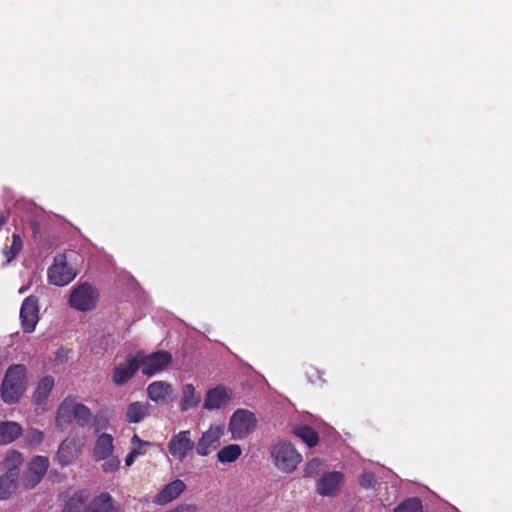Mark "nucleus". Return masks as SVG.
I'll return each mask as SVG.
<instances>
[{
    "mask_svg": "<svg viewBox=\"0 0 512 512\" xmlns=\"http://www.w3.org/2000/svg\"><path fill=\"white\" fill-rule=\"evenodd\" d=\"M172 393V387L169 383L164 381L152 382L147 387V394L149 399L154 402L165 401Z\"/></svg>",
    "mask_w": 512,
    "mask_h": 512,
    "instance_id": "19",
    "label": "nucleus"
},
{
    "mask_svg": "<svg viewBox=\"0 0 512 512\" xmlns=\"http://www.w3.org/2000/svg\"><path fill=\"white\" fill-rule=\"evenodd\" d=\"M274 465L284 473L293 472L302 461V455L287 442H279L271 448Z\"/></svg>",
    "mask_w": 512,
    "mask_h": 512,
    "instance_id": "2",
    "label": "nucleus"
},
{
    "mask_svg": "<svg viewBox=\"0 0 512 512\" xmlns=\"http://www.w3.org/2000/svg\"><path fill=\"white\" fill-rule=\"evenodd\" d=\"M242 453L241 447L237 444H230L217 453V459L221 463H231L237 460Z\"/></svg>",
    "mask_w": 512,
    "mask_h": 512,
    "instance_id": "26",
    "label": "nucleus"
},
{
    "mask_svg": "<svg viewBox=\"0 0 512 512\" xmlns=\"http://www.w3.org/2000/svg\"><path fill=\"white\" fill-rule=\"evenodd\" d=\"M21 325L26 333H31L35 330L39 321V307L38 300L33 296L27 297L20 309Z\"/></svg>",
    "mask_w": 512,
    "mask_h": 512,
    "instance_id": "8",
    "label": "nucleus"
},
{
    "mask_svg": "<svg viewBox=\"0 0 512 512\" xmlns=\"http://www.w3.org/2000/svg\"><path fill=\"white\" fill-rule=\"evenodd\" d=\"M131 445V451L137 452V457L144 455L147 448L152 446L150 442L140 439L137 434L131 438Z\"/></svg>",
    "mask_w": 512,
    "mask_h": 512,
    "instance_id": "31",
    "label": "nucleus"
},
{
    "mask_svg": "<svg viewBox=\"0 0 512 512\" xmlns=\"http://www.w3.org/2000/svg\"><path fill=\"white\" fill-rule=\"evenodd\" d=\"M17 473H5L0 477V500L7 499L15 489Z\"/></svg>",
    "mask_w": 512,
    "mask_h": 512,
    "instance_id": "27",
    "label": "nucleus"
},
{
    "mask_svg": "<svg viewBox=\"0 0 512 512\" xmlns=\"http://www.w3.org/2000/svg\"><path fill=\"white\" fill-rule=\"evenodd\" d=\"M394 512H422V504L418 498H410L394 509Z\"/></svg>",
    "mask_w": 512,
    "mask_h": 512,
    "instance_id": "30",
    "label": "nucleus"
},
{
    "mask_svg": "<svg viewBox=\"0 0 512 512\" xmlns=\"http://www.w3.org/2000/svg\"><path fill=\"white\" fill-rule=\"evenodd\" d=\"M49 466V460L44 456H36L29 463L28 471L26 473L25 487L28 489L34 488L44 477Z\"/></svg>",
    "mask_w": 512,
    "mask_h": 512,
    "instance_id": "11",
    "label": "nucleus"
},
{
    "mask_svg": "<svg viewBox=\"0 0 512 512\" xmlns=\"http://www.w3.org/2000/svg\"><path fill=\"white\" fill-rule=\"evenodd\" d=\"M82 501L80 498L72 497L65 505L62 512H81Z\"/></svg>",
    "mask_w": 512,
    "mask_h": 512,
    "instance_id": "36",
    "label": "nucleus"
},
{
    "mask_svg": "<svg viewBox=\"0 0 512 512\" xmlns=\"http://www.w3.org/2000/svg\"><path fill=\"white\" fill-rule=\"evenodd\" d=\"M23 461L24 458L19 451L9 450L2 461V467L6 470V473H17Z\"/></svg>",
    "mask_w": 512,
    "mask_h": 512,
    "instance_id": "24",
    "label": "nucleus"
},
{
    "mask_svg": "<svg viewBox=\"0 0 512 512\" xmlns=\"http://www.w3.org/2000/svg\"><path fill=\"white\" fill-rule=\"evenodd\" d=\"M323 462L318 458H313L308 461L303 470L305 477H312L317 474L322 468Z\"/></svg>",
    "mask_w": 512,
    "mask_h": 512,
    "instance_id": "33",
    "label": "nucleus"
},
{
    "mask_svg": "<svg viewBox=\"0 0 512 512\" xmlns=\"http://www.w3.org/2000/svg\"><path fill=\"white\" fill-rule=\"evenodd\" d=\"M137 458H138V457H137V452H135V451H130V452L127 454L126 458H125V465H126L127 467H130V466L135 462V460H136Z\"/></svg>",
    "mask_w": 512,
    "mask_h": 512,
    "instance_id": "39",
    "label": "nucleus"
},
{
    "mask_svg": "<svg viewBox=\"0 0 512 512\" xmlns=\"http://www.w3.org/2000/svg\"><path fill=\"white\" fill-rule=\"evenodd\" d=\"M23 248V241L19 234L14 233L12 235V245L10 248H3V254L7 258V262H10L12 259H14L22 250Z\"/></svg>",
    "mask_w": 512,
    "mask_h": 512,
    "instance_id": "29",
    "label": "nucleus"
},
{
    "mask_svg": "<svg viewBox=\"0 0 512 512\" xmlns=\"http://www.w3.org/2000/svg\"><path fill=\"white\" fill-rule=\"evenodd\" d=\"M25 377L24 365H12L7 369L1 385V398L6 404H14L22 397L26 390Z\"/></svg>",
    "mask_w": 512,
    "mask_h": 512,
    "instance_id": "1",
    "label": "nucleus"
},
{
    "mask_svg": "<svg viewBox=\"0 0 512 512\" xmlns=\"http://www.w3.org/2000/svg\"><path fill=\"white\" fill-rule=\"evenodd\" d=\"M231 399V391L224 386H217L206 393L204 400V409H220L228 404Z\"/></svg>",
    "mask_w": 512,
    "mask_h": 512,
    "instance_id": "13",
    "label": "nucleus"
},
{
    "mask_svg": "<svg viewBox=\"0 0 512 512\" xmlns=\"http://www.w3.org/2000/svg\"><path fill=\"white\" fill-rule=\"evenodd\" d=\"M139 363V369L146 376H153L156 373L165 369L172 360V356L169 352L158 351L149 355L143 352H138L134 355Z\"/></svg>",
    "mask_w": 512,
    "mask_h": 512,
    "instance_id": "5",
    "label": "nucleus"
},
{
    "mask_svg": "<svg viewBox=\"0 0 512 512\" xmlns=\"http://www.w3.org/2000/svg\"><path fill=\"white\" fill-rule=\"evenodd\" d=\"M224 433V427L221 425H211L205 431L196 444V452L200 456H207L212 450L220 445V438Z\"/></svg>",
    "mask_w": 512,
    "mask_h": 512,
    "instance_id": "9",
    "label": "nucleus"
},
{
    "mask_svg": "<svg viewBox=\"0 0 512 512\" xmlns=\"http://www.w3.org/2000/svg\"><path fill=\"white\" fill-rule=\"evenodd\" d=\"M22 433V427L13 421L0 422V444H9Z\"/></svg>",
    "mask_w": 512,
    "mask_h": 512,
    "instance_id": "20",
    "label": "nucleus"
},
{
    "mask_svg": "<svg viewBox=\"0 0 512 512\" xmlns=\"http://www.w3.org/2000/svg\"><path fill=\"white\" fill-rule=\"evenodd\" d=\"M343 479V474L338 471L324 473L317 481L316 491L321 496H334L339 492Z\"/></svg>",
    "mask_w": 512,
    "mask_h": 512,
    "instance_id": "10",
    "label": "nucleus"
},
{
    "mask_svg": "<svg viewBox=\"0 0 512 512\" xmlns=\"http://www.w3.org/2000/svg\"><path fill=\"white\" fill-rule=\"evenodd\" d=\"M54 387V379L50 376L42 378L33 393V401L37 405H42L48 399Z\"/></svg>",
    "mask_w": 512,
    "mask_h": 512,
    "instance_id": "21",
    "label": "nucleus"
},
{
    "mask_svg": "<svg viewBox=\"0 0 512 512\" xmlns=\"http://www.w3.org/2000/svg\"><path fill=\"white\" fill-rule=\"evenodd\" d=\"M74 400L66 398L59 406L56 416V425L64 429L71 423L74 414Z\"/></svg>",
    "mask_w": 512,
    "mask_h": 512,
    "instance_id": "22",
    "label": "nucleus"
},
{
    "mask_svg": "<svg viewBox=\"0 0 512 512\" xmlns=\"http://www.w3.org/2000/svg\"><path fill=\"white\" fill-rule=\"evenodd\" d=\"M257 420L249 410L238 409L233 413L229 422L232 438L241 440L246 438L256 428Z\"/></svg>",
    "mask_w": 512,
    "mask_h": 512,
    "instance_id": "4",
    "label": "nucleus"
},
{
    "mask_svg": "<svg viewBox=\"0 0 512 512\" xmlns=\"http://www.w3.org/2000/svg\"><path fill=\"white\" fill-rule=\"evenodd\" d=\"M114 439L113 436L108 433H102L96 439L93 448V457L96 461H101L108 456H111L114 452Z\"/></svg>",
    "mask_w": 512,
    "mask_h": 512,
    "instance_id": "16",
    "label": "nucleus"
},
{
    "mask_svg": "<svg viewBox=\"0 0 512 512\" xmlns=\"http://www.w3.org/2000/svg\"><path fill=\"white\" fill-rule=\"evenodd\" d=\"M7 219L2 212H0V229L6 223Z\"/></svg>",
    "mask_w": 512,
    "mask_h": 512,
    "instance_id": "40",
    "label": "nucleus"
},
{
    "mask_svg": "<svg viewBox=\"0 0 512 512\" xmlns=\"http://www.w3.org/2000/svg\"><path fill=\"white\" fill-rule=\"evenodd\" d=\"M151 404L147 401H135L126 409V420L129 423H140L150 415Z\"/></svg>",
    "mask_w": 512,
    "mask_h": 512,
    "instance_id": "17",
    "label": "nucleus"
},
{
    "mask_svg": "<svg viewBox=\"0 0 512 512\" xmlns=\"http://www.w3.org/2000/svg\"><path fill=\"white\" fill-rule=\"evenodd\" d=\"M139 370V363L134 355L126 357L125 361L116 365L112 375V381L116 385H123L127 383Z\"/></svg>",
    "mask_w": 512,
    "mask_h": 512,
    "instance_id": "12",
    "label": "nucleus"
},
{
    "mask_svg": "<svg viewBox=\"0 0 512 512\" xmlns=\"http://www.w3.org/2000/svg\"><path fill=\"white\" fill-rule=\"evenodd\" d=\"M103 464L101 466L102 470L106 473H114L116 472L120 467V460L117 456H114L111 454V456H108L107 458L103 459Z\"/></svg>",
    "mask_w": 512,
    "mask_h": 512,
    "instance_id": "32",
    "label": "nucleus"
},
{
    "mask_svg": "<svg viewBox=\"0 0 512 512\" xmlns=\"http://www.w3.org/2000/svg\"><path fill=\"white\" fill-rule=\"evenodd\" d=\"M195 511H196L195 506L186 504V505H180V506L176 507L175 509H172L167 512H195Z\"/></svg>",
    "mask_w": 512,
    "mask_h": 512,
    "instance_id": "38",
    "label": "nucleus"
},
{
    "mask_svg": "<svg viewBox=\"0 0 512 512\" xmlns=\"http://www.w3.org/2000/svg\"><path fill=\"white\" fill-rule=\"evenodd\" d=\"M84 512H114L113 499L109 493H101Z\"/></svg>",
    "mask_w": 512,
    "mask_h": 512,
    "instance_id": "23",
    "label": "nucleus"
},
{
    "mask_svg": "<svg viewBox=\"0 0 512 512\" xmlns=\"http://www.w3.org/2000/svg\"><path fill=\"white\" fill-rule=\"evenodd\" d=\"M360 484L363 488H373L376 484L375 475L370 471H363L360 479Z\"/></svg>",
    "mask_w": 512,
    "mask_h": 512,
    "instance_id": "35",
    "label": "nucleus"
},
{
    "mask_svg": "<svg viewBox=\"0 0 512 512\" xmlns=\"http://www.w3.org/2000/svg\"><path fill=\"white\" fill-rule=\"evenodd\" d=\"M81 452L74 438H66L59 446L56 460L61 466L72 464Z\"/></svg>",
    "mask_w": 512,
    "mask_h": 512,
    "instance_id": "14",
    "label": "nucleus"
},
{
    "mask_svg": "<svg viewBox=\"0 0 512 512\" xmlns=\"http://www.w3.org/2000/svg\"><path fill=\"white\" fill-rule=\"evenodd\" d=\"M99 298L97 289L89 283H81L75 287L69 298V304L75 310L86 312L96 307Z\"/></svg>",
    "mask_w": 512,
    "mask_h": 512,
    "instance_id": "3",
    "label": "nucleus"
},
{
    "mask_svg": "<svg viewBox=\"0 0 512 512\" xmlns=\"http://www.w3.org/2000/svg\"><path fill=\"white\" fill-rule=\"evenodd\" d=\"M185 483L182 480H174L167 484L153 499L157 505H165L178 498L185 490Z\"/></svg>",
    "mask_w": 512,
    "mask_h": 512,
    "instance_id": "15",
    "label": "nucleus"
},
{
    "mask_svg": "<svg viewBox=\"0 0 512 512\" xmlns=\"http://www.w3.org/2000/svg\"><path fill=\"white\" fill-rule=\"evenodd\" d=\"M73 412V418L80 426L84 427L91 424L93 416L90 409L87 406L74 401Z\"/></svg>",
    "mask_w": 512,
    "mask_h": 512,
    "instance_id": "28",
    "label": "nucleus"
},
{
    "mask_svg": "<svg viewBox=\"0 0 512 512\" xmlns=\"http://www.w3.org/2000/svg\"><path fill=\"white\" fill-rule=\"evenodd\" d=\"M201 401V394L196 391L192 384H185L182 387V398L180 401V410L187 411L195 408Z\"/></svg>",
    "mask_w": 512,
    "mask_h": 512,
    "instance_id": "18",
    "label": "nucleus"
},
{
    "mask_svg": "<svg viewBox=\"0 0 512 512\" xmlns=\"http://www.w3.org/2000/svg\"><path fill=\"white\" fill-rule=\"evenodd\" d=\"M306 375L310 382H315L316 380L322 379L321 372L313 366L307 368Z\"/></svg>",
    "mask_w": 512,
    "mask_h": 512,
    "instance_id": "37",
    "label": "nucleus"
},
{
    "mask_svg": "<svg viewBox=\"0 0 512 512\" xmlns=\"http://www.w3.org/2000/svg\"><path fill=\"white\" fill-rule=\"evenodd\" d=\"M294 434L309 447L316 446L319 441L317 432L307 425L294 428Z\"/></svg>",
    "mask_w": 512,
    "mask_h": 512,
    "instance_id": "25",
    "label": "nucleus"
},
{
    "mask_svg": "<svg viewBox=\"0 0 512 512\" xmlns=\"http://www.w3.org/2000/svg\"><path fill=\"white\" fill-rule=\"evenodd\" d=\"M43 438V432L38 429H30L26 434L27 442L33 446L39 445L43 441Z\"/></svg>",
    "mask_w": 512,
    "mask_h": 512,
    "instance_id": "34",
    "label": "nucleus"
},
{
    "mask_svg": "<svg viewBox=\"0 0 512 512\" xmlns=\"http://www.w3.org/2000/svg\"><path fill=\"white\" fill-rule=\"evenodd\" d=\"M195 447L189 430H183L173 435L167 445L171 456L180 462H182Z\"/></svg>",
    "mask_w": 512,
    "mask_h": 512,
    "instance_id": "7",
    "label": "nucleus"
},
{
    "mask_svg": "<svg viewBox=\"0 0 512 512\" xmlns=\"http://www.w3.org/2000/svg\"><path fill=\"white\" fill-rule=\"evenodd\" d=\"M76 277V272L67 264L65 254L57 255L54 263L48 269V280L50 284L65 286Z\"/></svg>",
    "mask_w": 512,
    "mask_h": 512,
    "instance_id": "6",
    "label": "nucleus"
}]
</instances>
